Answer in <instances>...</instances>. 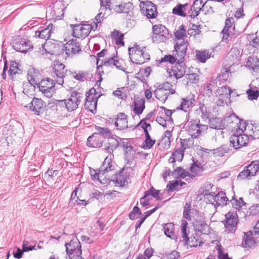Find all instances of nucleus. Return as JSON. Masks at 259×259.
Returning a JSON list of instances; mask_svg holds the SVG:
<instances>
[{
    "instance_id": "1",
    "label": "nucleus",
    "mask_w": 259,
    "mask_h": 259,
    "mask_svg": "<svg viewBox=\"0 0 259 259\" xmlns=\"http://www.w3.org/2000/svg\"><path fill=\"white\" fill-rule=\"evenodd\" d=\"M128 50L130 58L133 63L141 65L150 60V56L146 52V47L141 48L135 45L133 47L128 48Z\"/></svg>"
},
{
    "instance_id": "2",
    "label": "nucleus",
    "mask_w": 259,
    "mask_h": 259,
    "mask_svg": "<svg viewBox=\"0 0 259 259\" xmlns=\"http://www.w3.org/2000/svg\"><path fill=\"white\" fill-rule=\"evenodd\" d=\"M72 239L69 243H65L67 253L70 259H82L81 244L76 236L71 235Z\"/></svg>"
},
{
    "instance_id": "3",
    "label": "nucleus",
    "mask_w": 259,
    "mask_h": 259,
    "mask_svg": "<svg viewBox=\"0 0 259 259\" xmlns=\"http://www.w3.org/2000/svg\"><path fill=\"white\" fill-rule=\"evenodd\" d=\"M30 83L31 85L33 84L36 85L39 90L48 98H51L55 93V83L54 80L50 78L47 77L38 82L33 79L32 82L30 81Z\"/></svg>"
},
{
    "instance_id": "4",
    "label": "nucleus",
    "mask_w": 259,
    "mask_h": 259,
    "mask_svg": "<svg viewBox=\"0 0 259 259\" xmlns=\"http://www.w3.org/2000/svg\"><path fill=\"white\" fill-rule=\"evenodd\" d=\"M107 5H101V11L109 9L113 10L116 13H127L133 9V4L130 2L121 3L119 4H115L113 0H107Z\"/></svg>"
},
{
    "instance_id": "5",
    "label": "nucleus",
    "mask_w": 259,
    "mask_h": 259,
    "mask_svg": "<svg viewBox=\"0 0 259 259\" xmlns=\"http://www.w3.org/2000/svg\"><path fill=\"white\" fill-rule=\"evenodd\" d=\"M53 70L55 74V76L54 77L56 82L62 85L64 83V78L69 74L66 66L63 63L57 61L54 63Z\"/></svg>"
},
{
    "instance_id": "6",
    "label": "nucleus",
    "mask_w": 259,
    "mask_h": 259,
    "mask_svg": "<svg viewBox=\"0 0 259 259\" xmlns=\"http://www.w3.org/2000/svg\"><path fill=\"white\" fill-rule=\"evenodd\" d=\"M259 171V163L255 161L252 162L250 164L244 167L237 176L239 180L250 179L251 177L254 176Z\"/></svg>"
},
{
    "instance_id": "7",
    "label": "nucleus",
    "mask_w": 259,
    "mask_h": 259,
    "mask_svg": "<svg viewBox=\"0 0 259 259\" xmlns=\"http://www.w3.org/2000/svg\"><path fill=\"white\" fill-rule=\"evenodd\" d=\"M199 123L200 120H194L190 122L188 132L193 139L198 138L207 130V125L201 124Z\"/></svg>"
},
{
    "instance_id": "8",
    "label": "nucleus",
    "mask_w": 259,
    "mask_h": 259,
    "mask_svg": "<svg viewBox=\"0 0 259 259\" xmlns=\"http://www.w3.org/2000/svg\"><path fill=\"white\" fill-rule=\"evenodd\" d=\"M242 133H236V135H233L230 138V146L235 149L246 146L249 141L248 134H242Z\"/></svg>"
},
{
    "instance_id": "9",
    "label": "nucleus",
    "mask_w": 259,
    "mask_h": 259,
    "mask_svg": "<svg viewBox=\"0 0 259 259\" xmlns=\"http://www.w3.org/2000/svg\"><path fill=\"white\" fill-rule=\"evenodd\" d=\"M140 7L142 13L148 18H154L157 15L156 6L151 1L146 0L141 2Z\"/></svg>"
},
{
    "instance_id": "10",
    "label": "nucleus",
    "mask_w": 259,
    "mask_h": 259,
    "mask_svg": "<svg viewBox=\"0 0 259 259\" xmlns=\"http://www.w3.org/2000/svg\"><path fill=\"white\" fill-rule=\"evenodd\" d=\"M12 46L17 52L26 53L30 49L32 48L31 42L26 39L16 37L12 42Z\"/></svg>"
},
{
    "instance_id": "11",
    "label": "nucleus",
    "mask_w": 259,
    "mask_h": 259,
    "mask_svg": "<svg viewBox=\"0 0 259 259\" xmlns=\"http://www.w3.org/2000/svg\"><path fill=\"white\" fill-rule=\"evenodd\" d=\"M83 97L82 94L77 92H72L71 93L70 98L66 100L68 111H73L78 106Z\"/></svg>"
},
{
    "instance_id": "12",
    "label": "nucleus",
    "mask_w": 259,
    "mask_h": 259,
    "mask_svg": "<svg viewBox=\"0 0 259 259\" xmlns=\"http://www.w3.org/2000/svg\"><path fill=\"white\" fill-rule=\"evenodd\" d=\"M66 54L69 56H72L76 53L81 51L79 42L77 39H72L64 45V46Z\"/></svg>"
},
{
    "instance_id": "13",
    "label": "nucleus",
    "mask_w": 259,
    "mask_h": 259,
    "mask_svg": "<svg viewBox=\"0 0 259 259\" xmlns=\"http://www.w3.org/2000/svg\"><path fill=\"white\" fill-rule=\"evenodd\" d=\"M46 107V103L41 99L36 98H33L29 105V109L34 112V114L37 115L43 114Z\"/></svg>"
},
{
    "instance_id": "14",
    "label": "nucleus",
    "mask_w": 259,
    "mask_h": 259,
    "mask_svg": "<svg viewBox=\"0 0 259 259\" xmlns=\"http://www.w3.org/2000/svg\"><path fill=\"white\" fill-rule=\"evenodd\" d=\"M185 64L184 62V60H178L175 66L172 67L171 71L169 72V76H174L177 79L181 78L185 73Z\"/></svg>"
},
{
    "instance_id": "15",
    "label": "nucleus",
    "mask_w": 259,
    "mask_h": 259,
    "mask_svg": "<svg viewBox=\"0 0 259 259\" xmlns=\"http://www.w3.org/2000/svg\"><path fill=\"white\" fill-rule=\"evenodd\" d=\"M86 95V102L85 106L87 108H89L90 106H92L94 109H96L98 99L100 97V95H98L96 90L94 88L91 89Z\"/></svg>"
},
{
    "instance_id": "16",
    "label": "nucleus",
    "mask_w": 259,
    "mask_h": 259,
    "mask_svg": "<svg viewBox=\"0 0 259 259\" xmlns=\"http://www.w3.org/2000/svg\"><path fill=\"white\" fill-rule=\"evenodd\" d=\"M226 228L230 231L233 232L236 230V225L238 223L237 214L236 212L229 211L225 215Z\"/></svg>"
},
{
    "instance_id": "17",
    "label": "nucleus",
    "mask_w": 259,
    "mask_h": 259,
    "mask_svg": "<svg viewBox=\"0 0 259 259\" xmlns=\"http://www.w3.org/2000/svg\"><path fill=\"white\" fill-rule=\"evenodd\" d=\"M188 42L183 40L181 42H176L175 44L174 48L176 52L175 56L178 60H184L186 54Z\"/></svg>"
},
{
    "instance_id": "18",
    "label": "nucleus",
    "mask_w": 259,
    "mask_h": 259,
    "mask_svg": "<svg viewBox=\"0 0 259 259\" xmlns=\"http://www.w3.org/2000/svg\"><path fill=\"white\" fill-rule=\"evenodd\" d=\"M114 157L113 154H111L106 157L101 167H100L99 171L108 174L114 170V162L112 161V158Z\"/></svg>"
},
{
    "instance_id": "19",
    "label": "nucleus",
    "mask_w": 259,
    "mask_h": 259,
    "mask_svg": "<svg viewBox=\"0 0 259 259\" xmlns=\"http://www.w3.org/2000/svg\"><path fill=\"white\" fill-rule=\"evenodd\" d=\"M103 143L100 136L94 133L88 138L87 145L89 147L99 148L102 146Z\"/></svg>"
},
{
    "instance_id": "20",
    "label": "nucleus",
    "mask_w": 259,
    "mask_h": 259,
    "mask_svg": "<svg viewBox=\"0 0 259 259\" xmlns=\"http://www.w3.org/2000/svg\"><path fill=\"white\" fill-rule=\"evenodd\" d=\"M125 169V167H123L119 173L111 176L112 181L120 187L124 186L127 183V176L124 174Z\"/></svg>"
},
{
    "instance_id": "21",
    "label": "nucleus",
    "mask_w": 259,
    "mask_h": 259,
    "mask_svg": "<svg viewBox=\"0 0 259 259\" xmlns=\"http://www.w3.org/2000/svg\"><path fill=\"white\" fill-rule=\"evenodd\" d=\"M115 125L117 130H122L127 128V116L124 113H119L115 118Z\"/></svg>"
},
{
    "instance_id": "22",
    "label": "nucleus",
    "mask_w": 259,
    "mask_h": 259,
    "mask_svg": "<svg viewBox=\"0 0 259 259\" xmlns=\"http://www.w3.org/2000/svg\"><path fill=\"white\" fill-rule=\"evenodd\" d=\"M245 131L247 132V134L254 138L259 139V124L254 123L253 124L250 123L246 125L245 127Z\"/></svg>"
},
{
    "instance_id": "23",
    "label": "nucleus",
    "mask_w": 259,
    "mask_h": 259,
    "mask_svg": "<svg viewBox=\"0 0 259 259\" xmlns=\"http://www.w3.org/2000/svg\"><path fill=\"white\" fill-rule=\"evenodd\" d=\"M53 27V25L50 24L46 28L36 31L35 36L45 40L48 39L51 35Z\"/></svg>"
},
{
    "instance_id": "24",
    "label": "nucleus",
    "mask_w": 259,
    "mask_h": 259,
    "mask_svg": "<svg viewBox=\"0 0 259 259\" xmlns=\"http://www.w3.org/2000/svg\"><path fill=\"white\" fill-rule=\"evenodd\" d=\"M253 235V232L251 231L244 233L242 243V245L243 247L251 248L254 246L255 241L252 237Z\"/></svg>"
},
{
    "instance_id": "25",
    "label": "nucleus",
    "mask_w": 259,
    "mask_h": 259,
    "mask_svg": "<svg viewBox=\"0 0 259 259\" xmlns=\"http://www.w3.org/2000/svg\"><path fill=\"white\" fill-rule=\"evenodd\" d=\"M215 200H214L212 204L215 207H218L220 205H226L227 202L229 201L228 198L226 195V193L223 191L219 192L215 196Z\"/></svg>"
},
{
    "instance_id": "26",
    "label": "nucleus",
    "mask_w": 259,
    "mask_h": 259,
    "mask_svg": "<svg viewBox=\"0 0 259 259\" xmlns=\"http://www.w3.org/2000/svg\"><path fill=\"white\" fill-rule=\"evenodd\" d=\"M70 27L72 28V35L76 38H85L88 35L84 32L83 28L81 27V24H71Z\"/></svg>"
},
{
    "instance_id": "27",
    "label": "nucleus",
    "mask_w": 259,
    "mask_h": 259,
    "mask_svg": "<svg viewBox=\"0 0 259 259\" xmlns=\"http://www.w3.org/2000/svg\"><path fill=\"white\" fill-rule=\"evenodd\" d=\"M195 99L194 98H183L180 106L177 108V110H182L186 112L189 107L192 106Z\"/></svg>"
},
{
    "instance_id": "28",
    "label": "nucleus",
    "mask_w": 259,
    "mask_h": 259,
    "mask_svg": "<svg viewBox=\"0 0 259 259\" xmlns=\"http://www.w3.org/2000/svg\"><path fill=\"white\" fill-rule=\"evenodd\" d=\"M232 91L231 89L227 86H222L219 88L214 92L216 96L229 98L230 96Z\"/></svg>"
},
{
    "instance_id": "29",
    "label": "nucleus",
    "mask_w": 259,
    "mask_h": 259,
    "mask_svg": "<svg viewBox=\"0 0 259 259\" xmlns=\"http://www.w3.org/2000/svg\"><path fill=\"white\" fill-rule=\"evenodd\" d=\"M154 94L155 97L163 103L166 101L168 96L169 95L168 92H166L159 86L158 87V88L154 91Z\"/></svg>"
},
{
    "instance_id": "30",
    "label": "nucleus",
    "mask_w": 259,
    "mask_h": 259,
    "mask_svg": "<svg viewBox=\"0 0 259 259\" xmlns=\"http://www.w3.org/2000/svg\"><path fill=\"white\" fill-rule=\"evenodd\" d=\"M96 129L97 132L95 133L97 135L100 136L101 138H102V140L103 142L105 139H109L112 136L111 132L108 128L96 126Z\"/></svg>"
},
{
    "instance_id": "31",
    "label": "nucleus",
    "mask_w": 259,
    "mask_h": 259,
    "mask_svg": "<svg viewBox=\"0 0 259 259\" xmlns=\"http://www.w3.org/2000/svg\"><path fill=\"white\" fill-rule=\"evenodd\" d=\"M145 99L143 98L134 102L133 111L136 114L139 115L143 113L145 108Z\"/></svg>"
},
{
    "instance_id": "32",
    "label": "nucleus",
    "mask_w": 259,
    "mask_h": 259,
    "mask_svg": "<svg viewBox=\"0 0 259 259\" xmlns=\"http://www.w3.org/2000/svg\"><path fill=\"white\" fill-rule=\"evenodd\" d=\"M195 227L198 231L204 234H208L210 232L209 226L203 220L197 221Z\"/></svg>"
},
{
    "instance_id": "33",
    "label": "nucleus",
    "mask_w": 259,
    "mask_h": 259,
    "mask_svg": "<svg viewBox=\"0 0 259 259\" xmlns=\"http://www.w3.org/2000/svg\"><path fill=\"white\" fill-rule=\"evenodd\" d=\"M164 234L171 239H175L176 236L174 234V225L172 223H167L163 226Z\"/></svg>"
},
{
    "instance_id": "34",
    "label": "nucleus",
    "mask_w": 259,
    "mask_h": 259,
    "mask_svg": "<svg viewBox=\"0 0 259 259\" xmlns=\"http://www.w3.org/2000/svg\"><path fill=\"white\" fill-rule=\"evenodd\" d=\"M160 191L155 189L153 187H151L148 190L144 192V195L142 199H146L149 196H152L156 198L157 200H161L162 198L159 196Z\"/></svg>"
},
{
    "instance_id": "35",
    "label": "nucleus",
    "mask_w": 259,
    "mask_h": 259,
    "mask_svg": "<svg viewBox=\"0 0 259 259\" xmlns=\"http://www.w3.org/2000/svg\"><path fill=\"white\" fill-rule=\"evenodd\" d=\"M115 62V58L114 57L110 58L109 59H108L106 61H102L101 62V64L100 65H98L97 69V71H98V74L100 75V79L98 80V81L96 83V84H98V82H100L102 81V78L101 77V74L100 72V69L102 68V66H111L113 65V63Z\"/></svg>"
},
{
    "instance_id": "36",
    "label": "nucleus",
    "mask_w": 259,
    "mask_h": 259,
    "mask_svg": "<svg viewBox=\"0 0 259 259\" xmlns=\"http://www.w3.org/2000/svg\"><path fill=\"white\" fill-rule=\"evenodd\" d=\"M210 55L208 50L197 51L196 58L199 62L204 63L210 57Z\"/></svg>"
},
{
    "instance_id": "37",
    "label": "nucleus",
    "mask_w": 259,
    "mask_h": 259,
    "mask_svg": "<svg viewBox=\"0 0 259 259\" xmlns=\"http://www.w3.org/2000/svg\"><path fill=\"white\" fill-rule=\"evenodd\" d=\"M188 5V4L187 3L184 5L179 4L173 8L172 12L175 15L182 17H186V14L184 12V10Z\"/></svg>"
},
{
    "instance_id": "38",
    "label": "nucleus",
    "mask_w": 259,
    "mask_h": 259,
    "mask_svg": "<svg viewBox=\"0 0 259 259\" xmlns=\"http://www.w3.org/2000/svg\"><path fill=\"white\" fill-rule=\"evenodd\" d=\"M229 150L230 148L228 146L223 145L218 148L213 149L212 151L215 156L222 157L225 153H228Z\"/></svg>"
},
{
    "instance_id": "39",
    "label": "nucleus",
    "mask_w": 259,
    "mask_h": 259,
    "mask_svg": "<svg viewBox=\"0 0 259 259\" xmlns=\"http://www.w3.org/2000/svg\"><path fill=\"white\" fill-rule=\"evenodd\" d=\"M250 89H248L246 91V94L248 96V99L249 100L252 101L254 100H256L259 97V91L257 89L256 87L254 88L251 87V84L249 85Z\"/></svg>"
},
{
    "instance_id": "40",
    "label": "nucleus",
    "mask_w": 259,
    "mask_h": 259,
    "mask_svg": "<svg viewBox=\"0 0 259 259\" xmlns=\"http://www.w3.org/2000/svg\"><path fill=\"white\" fill-rule=\"evenodd\" d=\"M168 36V31L167 32H162L161 33L152 36V40L153 42L159 43L165 41Z\"/></svg>"
},
{
    "instance_id": "41",
    "label": "nucleus",
    "mask_w": 259,
    "mask_h": 259,
    "mask_svg": "<svg viewBox=\"0 0 259 259\" xmlns=\"http://www.w3.org/2000/svg\"><path fill=\"white\" fill-rule=\"evenodd\" d=\"M235 197V195H234L230 200V202L234 209L240 210L243 206L246 205V203L243 201L242 198L240 197L238 199H237Z\"/></svg>"
},
{
    "instance_id": "42",
    "label": "nucleus",
    "mask_w": 259,
    "mask_h": 259,
    "mask_svg": "<svg viewBox=\"0 0 259 259\" xmlns=\"http://www.w3.org/2000/svg\"><path fill=\"white\" fill-rule=\"evenodd\" d=\"M216 82L213 81H211L209 83L204 85L203 88L205 95L208 97H211L212 95V90L216 87Z\"/></svg>"
},
{
    "instance_id": "43",
    "label": "nucleus",
    "mask_w": 259,
    "mask_h": 259,
    "mask_svg": "<svg viewBox=\"0 0 259 259\" xmlns=\"http://www.w3.org/2000/svg\"><path fill=\"white\" fill-rule=\"evenodd\" d=\"M209 126L215 130L223 129L224 125L222 124V121L218 118H212L209 119Z\"/></svg>"
},
{
    "instance_id": "44",
    "label": "nucleus",
    "mask_w": 259,
    "mask_h": 259,
    "mask_svg": "<svg viewBox=\"0 0 259 259\" xmlns=\"http://www.w3.org/2000/svg\"><path fill=\"white\" fill-rule=\"evenodd\" d=\"M101 171H99L98 176L96 180H98L100 183L102 184H108L112 180L111 177L107 174L102 172L100 174Z\"/></svg>"
},
{
    "instance_id": "45",
    "label": "nucleus",
    "mask_w": 259,
    "mask_h": 259,
    "mask_svg": "<svg viewBox=\"0 0 259 259\" xmlns=\"http://www.w3.org/2000/svg\"><path fill=\"white\" fill-rule=\"evenodd\" d=\"M259 65V59L256 56H250L246 61V66L249 69L253 70L255 67Z\"/></svg>"
},
{
    "instance_id": "46",
    "label": "nucleus",
    "mask_w": 259,
    "mask_h": 259,
    "mask_svg": "<svg viewBox=\"0 0 259 259\" xmlns=\"http://www.w3.org/2000/svg\"><path fill=\"white\" fill-rule=\"evenodd\" d=\"M199 2L198 0H195L193 3V5L191 6L190 11H189L190 16L192 18H195L199 15V11L202 9L203 7H196V5H198Z\"/></svg>"
},
{
    "instance_id": "47",
    "label": "nucleus",
    "mask_w": 259,
    "mask_h": 259,
    "mask_svg": "<svg viewBox=\"0 0 259 259\" xmlns=\"http://www.w3.org/2000/svg\"><path fill=\"white\" fill-rule=\"evenodd\" d=\"M188 226V222L185 220H183L181 221V231L182 233V238L183 241H185V244H188V241L189 240V238L188 237L187 234V227Z\"/></svg>"
},
{
    "instance_id": "48",
    "label": "nucleus",
    "mask_w": 259,
    "mask_h": 259,
    "mask_svg": "<svg viewBox=\"0 0 259 259\" xmlns=\"http://www.w3.org/2000/svg\"><path fill=\"white\" fill-rule=\"evenodd\" d=\"M175 178H185L189 175V173L181 167H177L174 170Z\"/></svg>"
},
{
    "instance_id": "49",
    "label": "nucleus",
    "mask_w": 259,
    "mask_h": 259,
    "mask_svg": "<svg viewBox=\"0 0 259 259\" xmlns=\"http://www.w3.org/2000/svg\"><path fill=\"white\" fill-rule=\"evenodd\" d=\"M113 37L117 45H121L124 46V42L123 39V34L120 33L118 31L114 30L113 33Z\"/></svg>"
},
{
    "instance_id": "50",
    "label": "nucleus",
    "mask_w": 259,
    "mask_h": 259,
    "mask_svg": "<svg viewBox=\"0 0 259 259\" xmlns=\"http://www.w3.org/2000/svg\"><path fill=\"white\" fill-rule=\"evenodd\" d=\"M186 29L183 25H181L178 29L174 32V35L178 39H183L186 36Z\"/></svg>"
},
{
    "instance_id": "51",
    "label": "nucleus",
    "mask_w": 259,
    "mask_h": 259,
    "mask_svg": "<svg viewBox=\"0 0 259 259\" xmlns=\"http://www.w3.org/2000/svg\"><path fill=\"white\" fill-rule=\"evenodd\" d=\"M224 29V31L228 30L229 31L233 32L234 30L235 25L234 22V18H230L226 20L225 26Z\"/></svg>"
},
{
    "instance_id": "52",
    "label": "nucleus",
    "mask_w": 259,
    "mask_h": 259,
    "mask_svg": "<svg viewBox=\"0 0 259 259\" xmlns=\"http://www.w3.org/2000/svg\"><path fill=\"white\" fill-rule=\"evenodd\" d=\"M168 29L161 24L154 25L152 27L153 35H155L161 33L162 32H167Z\"/></svg>"
},
{
    "instance_id": "53",
    "label": "nucleus",
    "mask_w": 259,
    "mask_h": 259,
    "mask_svg": "<svg viewBox=\"0 0 259 259\" xmlns=\"http://www.w3.org/2000/svg\"><path fill=\"white\" fill-rule=\"evenodd\" d=\"M18 64L15 61L11 62L10 69L9 70V75L13 76V75L18 73L20 70L18 68Z\"/></svg>"
},
{
    "instance_id": "54",
    "label": "nucleus",
    "mask_w": 259,
    "mask_h": 259,
    "mask_svg": "<svg viewBox=\"0 0 259 259\" xmlns=\"http://www.w3.org/2000/svg\"><path fill=\"white\" fill-rule=\"evenodd\" d=\"M68 73L69 75H71L72 77L78 80L83 81L85 78L86 74L82 71H79L78 73H76L68 71Z\"/></svg>"
},
{
    "instance_id": "55",
    "label": "nucleus",
    "mask_w": 259,
    "mask_h": 259,
    "mask_svg": "<svg viewBox=\"0 0 259 259\" xmlns=\"http://www.w3.org/2000/svg\"><path fill=\"white\" fill-rule=\"evenodd\" d=\"M177 61H178V59L177 57H176L175 54L174 55H165L164 57L161 58L160 63L167 62L172 64H174Z\"/></svg>"
},
{
    "instance_id": "56",
    "label": "nucleus",
    "mask_w": 259,
    "mask_h": 259,
    "mask_svg": "<svg viewBox=\"0 0 259 259\" xmlns=\"http://www.w3.org/2000/svg\"><path fill=\"white\" fill-rule=\"evenodd\" d=\"M158 86L166 92H168L169 94H174L175 93V90L171 88L172 85L168 82L159 84Z\"/></svg>"
},
{
    "instance_id": "57",
    "label": "nucleus",
    "mask_w": 259,
    "mask_h": 259,
    "mask_svg": "<svg viewBox=\"0 0 259 259\" xmlns=\"http://www.w3.org/2000/svg\"><path fill=\"white\" fill-rule=\"evenodd\" d=\"M142 214L139 208L135 206L133 208L132 211L129 213V218L131 220H135L138 218Z\"/></svg>"
},
{
    "instance_id": "58",
    "label": "nucleus",
    "mask_w": 259,
    "mask_h": 259,
    "mask_svg": "<svg viewBox=\"0 0 259 259\" xmlns=\"http://www.w3.org/2000/svg\"><path fill=\"white\" fill-rule=\"evenodd\" d=\"M191 205L190 203H186L184 207L183 211V217L185 219L190 220H191V215H190V211H191Z\"/></svg>"
},
{
    "instance_id": "59",
    "label": "nucleus",
    "mask_w": 259,
    "mask_h": 259,
    "mask_svg": "<svg viewBox=\"0 0 259 259\" xmlns=\"http://www.w3.org/2000/svg\"><path fill=\"white\" fill-rule=\"evenodd\" d=\"M81 27L83 28L84 32L87 35L89 34L92 30H95L97 29V24H94V25L91 24H81Z\"/></svg>"
},
{
    "instance_id": "60",
    "label": "nucleus",
    "mask_w": 259,
    "mask_h": 259,
    "mask_svg": "<svg viewBox=\"0 0 259 259\" xmlns=\"http://www.w3.org/2000/svg\"><path fill=\"white\" fill-rule=\"evenodd\" d=\"M190 170L192 173H194L197 175H200L203 170L204 169L201 164L197 165L196 164H192L190 167Z\"/></svg>"
},
{
    "instance_id": "61",
    "label": "nucleus",
    "mask_w": 259,
    "mask_h": 259,
    "mask_svg": "<svg viewBox=\"0 0 259 259\" xmlns=\"http://www.w3.org/2000/svg\"><path fill=\"white\" fill-rule=\"evenodd\" d=\"M166 188H167L168 191L172 192L174 190H178L179 189V181L175 180L172 182L170 181L167 185Z\"/></svg>"
},
{
    "instance_id": "62",
    "label": "nucleus",
    "mask_w": 259,
    "mask_h": 259,
    "mask_svg": "<svg viewBox=\"0 0 259 259\" xmlns=\"http://www.w3.org/2000/svg\"><path fill=\"white\" fill-rule=\"evenodd\" d=\"M184 155V151L180 148L177 149L172 153V156L176 157L177 160L182 161Z\"/></svg>"
},
{
    "instance_id": "63",
    "label": "nucleus",
    "mask_w": 259,
    "mask_h": 259,
    "mask_svg": "<svg viewBox=\"0 0 259 259\" xmlns=\"http://www.w3.org/2000/svg\"><path fill=\"white\" fill-rule=\"evenodd\" d=\"M181 145L180 148L184 151L186 149L190 148L192 145V141L190 139H181Z\"/></svg>"
},
{
    "instance_id": "64",
    "label": "nucleus",
    "mask_w": 259,
    "mask_h": 259,
    "mask_svg": "<svg viewBox=\"0 0 259 259\" xmlns=\"http://www.w3.org/2000/svg\"><path fill=\"white\" fill-rule=\"evenodd\" d=\"M217 247L218 251V256L219 259H231L229 258L228 253H224L223 252L221 245H218Z\"/></svg>"
}]
</instances>
